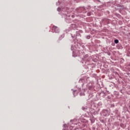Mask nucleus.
<instances>
[{"instance_id": "obj_2", "label": "nucleus", "mask_w": 130, "mask_h": 130, "mask_svg": "<svg viewBox=\"0 0 130 130\" xmlns=\"http://www.w3.org/2000/svg\"><path fill=\"white\" fill-rule=\"evenodd\" d=\"M80 35V34H79V32L76 31V34H72L71 36L72 38H75L77 37V36H79Z\"/></svg>"}, {"instance_id": "obj_7", "label": "nucleus", "mask_w": 130, "mask_h": 130, "mask_svg": "<svg viewBox=\"0 0 130 130\" xmlns=\"http://www.w3.org/2000/svg\"><path fill=\"white\" fill-rule=\"evenodd\" d=\"M80 96H85V93H80Z\"/></svg>"}, {"instance_id": "obj_16", "label": "nucleus", "mask_w": 130, "mask_h": 130, "mask_svg": "<svg viewBox=\"0 0 130 130\" xmlns=\"http://www.w3.org/2000/svg\"><path fill=\"white\" fill-rule=\"evenodd\" d=\"M77 43H79V40H77Z\"/></svg>"}, {"instance_id": "obj_5", "label": "nucleus", "mask_w": 130, "mask_h": 130, "mask_svg": "<svg viewBox=\"0 0 130 130\" xmlns=\"http://www.w3.org/2000/svg\"><path fill=\"white\" fill-rule=\"evenodd\" d=\"M82 109H83V110H87V109H88V107H82Z\"/></svg>"}, {"instance_id": "obj_15", "label": "nucleus", "mask_w": 130, "mask_h": 130, "mask_svg": "<svg viewBox=\"0 0 130 130\" xmlns=\"http://www.w3.org/2000/svg\"><path fill=\"white\" fill-rule=\"evenodd\" d=\"M73 27H75V24L72 25Z\"/></svg>"}, {"instance_id": "obj_6", "label": "nucleus", "mask_w": 130, "mask_h": 130, "mask_svg": "<svg viewBox=\"0 0 130 130\" xmlns=\"http://www.w3.org/2000/svg\"><path fill=\"white\" fill-rule=\"evenodd\" d=\"M61 9H60V8H57V10L58 11V12H60V10H61Z\"/></svg>"}, {"instance_id": "obj_13", "label": "nucleus", "mask_w": 130, "mask_h": 130, "mask_svg": "<svg viewBox=\"0 0 130 130\" xmlns=\"http://www.w3.org/2000/svg\"><path fill=\"white\" fill-rule=\"evenodd\" d=\"M73 129V126H71L70 127V129Z\"/></svg>"}, {"instance_id": "obj_11", "label": "nucleus", "mask_w": 130, "mask_h": 130, "mask_svg": "<svg viewBox=\"0 0 130 130\" xmlns=\"http://www.w3.org/2000/svg\"><path fill=\"white\" fill-rule=\"evenodd\" d=\"M76 90H74V91H73V95H74V96H76V95H75V92H76Z\"/></svg>"}, {"instance_id": "obj_8", "label": "nucleus", "mask_w": 130, "mask_h": 130, "mask_svg": "<svg viewBox=\"0 0 130 130\" xmlns=\"http://www.w3.org/2000/svg\"><path fill=\"white\" fill-rule=\"evenodd\" d=\"M90 36H86V39H90Z\"/></svg>"}, {"instance_id": "obj_21", "label": "nucleus", "mask_w": 130, "mask_h": 130, "mask_svg": "<svg viewBox=\"0 0 130 130\" xmlns=\"http://www.w3.org/2000/svg\"><path fill=\"white\" fill-rule=\"evenodd\" d=\"M72 18H74V16H72Z\"/></svg>"}, {"instance_id": "obj_19", "label": "nucleus", "mask_w": 130, "mask_h": 130, "mask_svg": "<svg viewBox=\"0 0 130 130\" xmlns=\"http://www.w3.org/2000/svg\"><path fill=\"white\" fill-rule=\"evenodd\" d=\"M71 122H72V121H73V120H71Z\"/></svg>"}, {"instance_id": "obj_20", "label": "nucleus", "mask_w": 130, "mask_h": 130, "mask_svg": "<svg viewBox=\"0 0 130 130\" xmlns=\"http://www.w3.org/2000/svg\"><path fill=\"white\" fill-rule=\"evenodd\" d=\"M98 1V2H100V0H97Z\"/></svg>"}, {"instance_id": "obj_10", "label": "nucleus", "mask_w": 130, "mask_h": 130, "mask_svg": "<svg viewBox=\"0 0 130 130\" xmlns=\"http://www.w3.org/2000/svg\"><path fill=\"white\" fill-rule=\"evenodd\" d=\"M87 16H91V12H88L87 13Z\"/></svg>"}, {"instance_id": "obj_17", "label": "nucleus", "mask_w": 130, "mask_h": 130, "mask_svg": "<svg viewBox=\"0 0 130 130\" xmlns=\"http://www.w3.org/2000/svg\"><path fill=\"white\" fill-rule=\"evenodd\" d=\"M81 81H82V79H80V80H79V82H81Z\"/></svg>"}, {"instance_id": "obj_1", "label": "nucleus", "mask_w": 130, "mask_h": 130, "mask_svg": "<svg viewBox=\"0 0 130 130\" xmlns=\"http://www.w3.org/2000/svg\"><path fill=\"white\" fill-rule=\"evenodd\" d=\"M52 30L55 33H59V29H58V27H57V26H54L52 28Z\"/></svg>"}, {"instance_id": "obj_18", "label": "nucleus", "mask_w": 130, "mask_h": 130, "mask_svg": "<svg viewBox=\"0 0 130 130\" xmlns=\"http://www.w3.org/2000/svg\"><path fill=\"white\" fill-rule=\"evenodd\" d=\"M128 67H130V63L128 64Z\"/></svg>"}, {"instance_id": "obj_9", "label": "nucleus", "mask_w": 130, "mask_h": 130, "mask_svg": "<svg viewBox=\"0 0 130 130\" xmlns=\"http://www.w3.org/2000/svg\"><path fill=\"white\" fill-rule=\"evenodd\" d=\"M88 56H89V55H88V54L85 55L84 56V58H86L88 57Z\"/></svg>"}, {"instance_id": "obj_4", "label": "nucleus", "mask_w": 130, "mask_h": 130, "mask_svg": "<svg viewBox=\"0 0 130 130\" xmlns=\"http://www.w3.org/2000/svg\"><path fill=\"white\" fill-rule=\"evenodd\" d=\"M118 42H119V41H118V40L116 39V40H114V43H115L116 44H117V43H118Z\"/></svg>"}, {"instance_id": "obj_14", "label": "nucleus", "mask_w": 130, "mask_h": 130, "mask_svg": "<svg viewBox=\"0 0 130 130\" xmlns=\"http://www.w3.org/2000/svg\"><path fill=\"white\" fill-rule=\"evenodd\" d=\"M71 50H74V49H73V46L71 47Z\"/></svg>"}, {"instance_id": "obj_12", "label": "nucleus", "mask_w": 130, "mask_h": 130, "mask_svg": "<svg viewBox=\"0 0 130 130\" xmlns=\"http://www.w3.org/2000/svg\"><path fill=\"white\" fill-rule=\"evenodd\" d=\"M61 37H62V38H63V37H64V35H62Z\"/></svg>"}, {"instance_id": "obj_3", "label": "nucleus", "mask_w": 130, "mask_h": 130, "mask_svg": "<svg viewBox=\"0 0 130 130\" xmlns=\"http://www.w3.org/2000/svg\"><path fill=\"white\" fill-rule=\"evenodd\" d=\"M64 128L63 129V130H68V127L67 126V124H64L63 125Z\"/></svg>"}]
</instances>
